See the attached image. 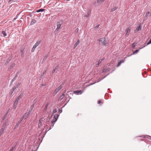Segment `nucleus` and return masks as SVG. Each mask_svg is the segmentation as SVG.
Here are the masks:
<instances>
[{
	"label": "nucleus",
	"instance_id": "f257e3e1",
	"mask_svg": "<svg viewBox=\"0 0 151 151\" xmlns=\"http://www.w3.org/2000/svg\"><path fill=\"white\" fill-rule=\"evenodd\" d=\"M98 41L99 42H101V44L104 45H106L107 44V41L105 38H100L99 39Z\"/></svg>",
	"mask_w": 151,
	"mask_h": 151
},
{
	"label": "nucleus",
	"instance_id": "f03ea898",
	"mask_svg": "<svg viewBox=\"0 0 151 151\" xmlns=\"http://www.w3.org/2000/svg\"><path fill=\"white\" fill-rule=\"evenodd\" d=\"M62 23V21L58 22L57 23V27L55 30L54 32L55 34L57 33L58 32L61 26Z\"/></svg>",
	"mask_w": 151,
	"mask_h": 151
},
{
	"label": "nucleus",
	"instance_id": "7ed1b4c3",
	"mask_svg": "<svg viewBox=\"0 0 151 151\" xmlns=\"http://www.w3.org/2000/svg\"><path fill=\"white\" fill-rule=\"evenodd\" d=\"M40 42L41 41H38L36 42V43L35 44L33 47L31 51L32 52H34L35 48H36L39 45Z\"/></svg>",
	"mask_w": 151,
	"mask_h": 151
},
{
	"label": "nucleus",
	"instance_id": "20e7f679",
	"mask_svg": "<svg viewBox=\"0 0 151 151\" xmlns=\"http://www.w3.org/2000/svg\"><path fill=\"white\" fill-rule=\"evenodd\" d=\"M131 30V29L130 27H128L126 29L125 31V35L126 37H127L129 36V33L130 32Z\"/></svg>",
	"mask_w": 151,
	"mask_h": 151
},
{
	"label": "nucleus",
	"instance_id": "39448f33",
	"mask_svg": "<svg viewBox=\"0 0 151 151\" xmlns=\"http://www.w3.org/2000/svg\"><path fill=\"white\" fill-rule=\"evenodd\" d=\"M62 86L60 85L59 87L57 88L54 91L55 94L57 93L62 88Z\"/></svg>",
	"mask_w": 151,
	"mask_h": 151
},
{
	"label": "nucleus",
	"instance_id": "423d86ee",
	"mask_svg": "<svg viewBox=\"0 0 151 151\" xmlns=\"http://www.w3.org/2000/svg\"><path fill=\"white\" fill-rule=\"evenodd\" d=\"M105 0H98L95 2L96 6H98L102 3Z\"/></svg>",
	"mask_w": 151,
	"mask_h": 151
},
{
	"label": "nucleus",
	"instance_id": "0eeeda50",
	"mask_svg": "<svg viewBox=\"0 0 151 151\" xmlns=\"http://www.w3.org/2000/svg\"><path fill=\"white\" fill-rule=\"evenodd\" d=\"M59 115L58 114H56L54 115L53 117V118L55 119V120L53 121H52L51 122L52 123H55L57 120L58 118V117Z\"/></svg>",
	"mask_w": 151,
	"mask_h": 151
},
{
	"label": "nucleus",
	"instance_id": "6e6552de",
	"mask_svg": "<svg viewBox=\"0 0 151 151\" xmlns=\"http://www.w3.org/2000/svg\"><path fill=\"white\" fill-rule=\"evenodd\" d=\"M18 101L16 99L15 100L13 106V109H15L17 108V106L18 103Z\"/></svg>",
	"mask_w": 151,
	"mask_h": 151
},
{
	"label": "nucleus",
	"instance_id": "1a4fd4ad",
	"mask_svg": "<svg viewBox=\"0 0 151 151\" xmlns=\"http://www.w3.org/2000/svg\"><path fill=\"white\" fill-rule=\"evenodd\" d=\"M141 25L140 24L139 25L138 27H137L136 29L134 31V33H137L138 31L141 30Z\"/></svg>",
	"mask_w": 151,
	"mask_h": 151
},
{
	"label": "nucleus",
	"instance_id": "9d476101",
	"mask_svg": "<svg viewBox=\"0 0 151 151\" xmlns=\"http://www.w3.org/2000/svg\"><path fill=\"white\" fill-rule=\"evenodd\" d=\"M49 120L50 119L49 118H47L45 119H44V118L43 117L40 119L39 121L42 122L44 121H45V122H47L48 121H49Z\"/></svg>",
	"mask_w": 151,
	"mask_h": 151
},
{
	"label": "nucleus",
	"instance_id": "9b49d317",
	"mask_svg": "<svg viewBox=\"0 0 151 151\" xmlns=\"http://www.w3.org/2000/svg\"><path fill=\"white\" fill-rule=\"evenodd\" d=\"M50 104V102L48 101L47 102V103L45 105V107L44 108V112H46L47 111V107L48 106L49 104Z\"/></svg>",
	"mask_w": 151,
	"mask_h": 151
},
{
	"label": "nucleus",
	"instance_id": "f8f14e48",
	"mask_svg": "<svg viewBox=\"0 0 151 151\" xmlns=\"http://www.w3.org/2000/svg\"><path fill=\"white\" fill-rule=\"evenodd\" d=\"M20 85V83H19L16 86H15L14 87L12 88V90L11 91V95L12 94V93L13 92V91L15 90L16 88H17Z\"/></svg>",
	"mask_w": 151,
	"mask_h": 151
},
{
	"label": "nucleus",
	"instance_id": "ddd939ff",
	"mask_svg": "<svg viewBox=\"0 0 151 151\" xmlns=\"http://www.w3.org/2000/svg\"><path fill=\"white\" fill-rule=\"evenodd\" d=\"M20 85V83H19L16 86H15L14 87L12 88V90L11 91V95L12 94V93L13 92V91L15 90L16 88H17Z\"/></svg>",
	"mask_w": 151,
	"mask_h": 151
},
{
	"label": "nucleus",
	"instance_id": "4468645a",
	"mask_svg": "<svg viewBox=\"0 0 151 151\" xmlns=\"http://www.w3.org/2000/svg\"><path fill=\"white\" fill-rule=\"evenodd\" d=\"M74 93L77 95L81 94L82 92L81 91L76 90L73 91Z\"/></svg>",
	"mask_w": 151,
	"mask_h": 151
},
{
	"label": "nucleus",
	"instance_id": "2eb2a0df",
	"mask_svg": "<svg viewBox=\"0 0 151 151\" xmlns=\"http://www.w3.org/2000/svg\"><path fill=\"white\" fill-rule=\"evenodd\" d=\"M30 112H28V113H26L23 116V118H24L25 119H26L30 115Z\"/></svg>",
	"mask_w": 151,
	"mask_h": 151
},
{
	"label": "nucleus",
	"instance_id": "dca6fc26",
	"mask_svg": "<svg viewBox=\"0 0 151 151\" xmlns=\"http://www.w3.org/2000/svg\"><path fill=\"white\" fill-rule=\"evenodd\" d=\"M8 122V120H6L4 123V124L2 126V128H3L4 129L5 128V127L6 125V124Z\"/></svg>",
	"mask_w": 151,
	"mask_h": 151
},
{
	"label": "nucleus",
	"instance_id": "f3484780",
	"mask_svg": "<svg viewBox=\"0 0 151 151\" xmlns=\"http://www.w3.org/2000/svg\"><path fill=\"white\" fill-rule=\"evenodd\" d=\"M80 42V40H78L76 43L73 46L74 48H75L76 47H77V46L79 44Z\"/></svg>",
	"mask_w": 151,
	"mask_h": 151
},
{
	"label": "nucleus",
	"instance_id": "a211bd4d",
	"mask_svg": "<svg viewBox=\"0 0 151 151\" xmlns=\"http://www.w3.org/2000/svg\"><path fill=\"white\" fill-rule=\"evenodd\" d=\"M24 49L22 48L20 51L21 55L22 57H23L24 56Z\"/></svg>",
	"mask_w": 151,
	"mask_h": 151
},
{
	"label": "nucleus",
	"instance_id": "6ab92c4d",
	"mask_svg": "<svg viewBox=\"0 0 151 151\" xmlns=\"http://www.w3.org/2000/svg\"><path fill=\"white\" fill-rule=\"evenodd\" d=\"M65 96L64 93L62 94L60 96V97L59 99V101L61 100L62 99H63V98Z\"/></svg>",
	"mask_w": 151,
	"mask_h": 151
},
{
	"label": "nucleus",
	"instance_id": "aec40b11",
	"mask_svg": "<svg viewBox=\"0 0 151 151\" xmlns=\"http://www.w3.org/2000/svg\"><path fill=\"white\" fill-rule=\"evenodd\" d=\"M104 60V58H103L102 59H100L99 60V61L98 62V63L96 64V66L97 67L101 63L102 61Z\"/></svg>",
	"mask_w": 151,
	"mask_h": 151
},
{
	"label": "nucleus",
	"instance_id": "412c9836",
	"mask_svg": "<svg viewBox=\"0 0 151 151\" xmlns=\"http://www.w3.org/2000/svg\"><path fill=\"white\" fill-rule=\"evenodd\" d=\"M4 129H4L3 128H2V127L1 129L0 130V137L1 136V134L3 132L4 130Z\"/></svg>",
	"mask_w": 151,
	"mask_h": 151
},
{
	"label": "nucleus",
	"instance_id": "4be33fe9",
	"mask_svg": "<svg viewBox=\"0 0 151 151\" xmlns=\"http://www.w3.org/2000/svg\"><path fill=\"white\" fill-rule=\"evenodd\" d=\"M110 69L109 68H105L103 70V72L104 73L106 72H108L110 71Z\"/></svg>",
	"mask_w": 151,
	"mask_h": 151
},
{
	"label": "nucleus",
	"instance_id": "5701e85b",
	"mask_svg": "<svg viewBox=\"0 0 151 151\" xmlns=\"http://www.w3.org/2000/svg\"><path fill=\"white\" fill-rule=\"evenodd\" d=\"M150 13V12H148L146 13L145 17L144 19H146L145 18H147L148 16L149 15Z\"/></svg>",
	"mask_w": 151,
	"mask_h": 151
},
{
	"label": "nucleus",
	"instance_id": "b1692460",
	"mask_svg": "<svg viewBox=\"0 0 151 151\" xmlns=\"http://www.w3.org/2000/svg\"><path fill=\"white\" fill-rule=\"evenodd\" d=\"M22 97V94H20V95H19L18 97L17 98V99H16L18 101H19L20 99H21Z\"/></svg>",
	"mask_w": 151,
	"mask_h": 151
},
{
	"label": "nucleus",
	"instance_id": "393cba45",
	"mask_svg": "<svg viewBox=\"0 0 151 151\" xmlns=\"http://www.w3.org/2000/svg\"><path fill=\"white\" fill-rule=\"evenodd\" d=\"M33 108V106L32 105L31 106L30 109H29V111L28 112H30V114L32 112V109Z\"/></svg>",
	"mask_w": 151,
	"mask_h": 151
},
{
	"label": "nucleus",
	"instance_id": "a878e982",
	"mask_svg": "<svg viewBox=\"0 0 151 151\" xmlns=\"http://www.w3.org/2000/svg\"><path fill=\"white\" fill-rule=\"evenodd\" d=\"M45 10L44 9H39L38 10H37L36 11V12H43V11H45Z\"/></svg>",
	"mask_w": 151,
	"mask_h": 151
},
{
	"label": "nucleus",
	"instance_id": "bb28decb",
	"mask_svg": "<svg viewBox=\"0 0 151 151\" xmlns=\"http://www.w3.org/2000/svg\"><path fill=\"white\" fill-rule=\"evenodd\" d=\"M117 7H114L113 8H112L111 9V12H113L115 11L116 9H117Z\"/></svg>",
	"mask_w": 151,
	"mask_h": 151
},
{
	"label": "nucleus",
	"instance_id": "cd10ccee",
	"mask_svg": "<svg viewBox=\"0 0 151 151\" xmlns=\"http://www.w3.org/2000/svg\"><path fill=\"white\" fill-rule=\"evenodd\" d=\"M90 15V12H88L87 14L84 15V17H88Z\"/></svg>",
	"mask_w": 151,
	"mask_h": 151
},
{
	"label": "nucleus",
	"instance_id": "c85d7f7f",
	"mask_svg": "<svg viewBox=\"0 0 151 151\" xmlns=\"http://www.w3.org/2000/svg\"><path fill=\"white\" fill-rule=\"evenodd\" d=\"M2 33L3 35V36H5L7 35L6 34L4 31H2Z\"/></svg>",
	"mask_w": 151,
	"mask_h": 151
},
{
	"label": "nucleus",
	"instance_id": "c756f323",
	"mask_svg": "<svg viewBox=\"0 0 151 151\" xmlns=\"http://www.w3.org/2000/svg\"><path fill=\"white\" fill-rule=\"evenodd\" d=\"M36 22V21L34 20H32V21L31 22V24H33L35 23Z\"/></svg>",
	"mask_w": 151,
	"mask_h": 151
},
{
	"label": "nucleus",
	"instance_id": "7c9ffc66",
	"mask_svg": "<svg viewBox=\"0 0 151 151\" xmlns=\"http://www.w3.org/2000/svg\"><path fill=\"white\" fill-rule=\"evenodd\" d=\"M21 123V122L20 121H19L18 123H17V124H16V126H15V127H18V126L19 125V124Z\"/></svg>",
	"mask_w": 151,
	"mask_h": 151
},
{
	"label": "nucleus",
	"instance_id": "2f4dec72",
	"mask_svg": "<svg viewBox=\"0 0 151 151\" xmlns=\"http://www.w3.org/2000/svg\"><path fill=\"white\" fill-rule=\"evenodd\" d=\"M139 51V50H136L135 51L133 52V54H136Z\"/></svg>",
	"mask_w": 151,
	"mask_h": 151
},
{
	"label": "nucleus",
	"instance_id": "473e14b6",
	"mask_svg": "<svg viewBox=\"0 0 151 151\" xmlns=\"http://www.w3.org/2000/svg\"><path fill=\"white\" fill-rule=\"evenodd\" d=\"M39 127H40L42 126V122L39 121Z\"/></svg>",
	"mask_w": 151,
	"mask_h": 151
},
{
	"label": "nucleus",
	"instance_id": "72a5a7b5",
	"mask_svg": "<svg viewBox=\"0 0 151 151\" xmlns=\"http://www.w3.org/2000/svg\"><path fill=\"white\" fill-rule=\"evenodd\" d=\"M121 64V62H119L118 63V64L117 65V67H119V66Z\"/></svg>",
	"mask_w": 151,
	"mask_h": 151
},
{
	"label": "nucleus",
	"instance_id": "f704fd0d",
	"mask_svg": "<svg viewBox=\"0 0 151 151\" xmlns=\"http://www.w3.org/2000/svg\"><path fill=\"white\" fill-rule=\"evenodd\" d=\"M46 70H44V71H43V73H42V74L41 75V76H44V74L46 72Z\"/></svg>",
	"mask_w": 151,
	"mask_h": 151
},
{
	"label": "nucleus",
	"instance_id": "c9c22d12",
	"mask_svg": "<svg viewBox=\"0 0 151 151\" xmlns=\"http://www.w3.org/2000/svg\"><path fill=\"white\" fill-rule=\"evenodd\" d=\"M78 31V28H77L75 30V32L76 33H77Z\"/></svg>",
	"mask_w": 151,
	"mask_h": 151
},
{
	"label": "nucleus",
	"instance_id": "e433bc0d",
	"mask_svg": "<svg viewBox=\"0 0 151 151\" xmlns=\"http://www.w3.org/2000/svg\"><path fill=\"white\" fill-rule=\"evenodd\" d=\"M58 111L60 113H61L62 111V109H59Z\"/></svg>",
	"mask_w": 151,
	"mask_h": 151
},
{
	"label": "nucleus",
	"instance_id": "4c0bfd02",
	"mask_svg": "<svg viewBox=\"0 0 151 151\" xmlns=\"http://www.w3.org/2000/svg\"><path fill=\"white\" fill-rule=\"evenodd\" d=\"M14 147H12L11 149H10V150H9V151H13V150H14Z\"/></svg>",
	"mask_w": 151,
	"mask_h": 151
},
{
	"label": "nucleus",
	"instance_id": "58836bf2",
	"mask_svg": "<svg viewBox=\"0 0 151 151\" xmlns=\"http://www.w3.org/2000/svg\"><path fill=\"white\" fill-rule=\"evenodd\" d=\"M135 43H133V44H132V47L133 48H134L135 47Z\"/></svg>",
	"mask_w": 151,
	"mask_h": 151
},
{
	"label": "nucleus",
	"instance_id": "ea45409f",
	"mask_svg": "<svg viewBox=\"0 0 151 151\" xmlns=\"http://www.w3.org/2000/svg\"><path fill=\"white\" fill-rule=\"evenodd\" d=\"M151 43V40L150 39L149 42H148V43L147 44V45H148L149 44H150Z\"/></svg>",
	"mask_w": 151,
	"mask_h": 151
},
{
	"label": "nucleus",
	"instance_id": "a19ab883",
	"mask_svg": "<svg viewBox=\"0 0 151 151\" xmlns=\"http://www.w3.org/2000/svg\"><path fill=\"white\" fill-rule=\"evenodd\" d=\"M101 100H99L98 101V103L99 104H100L101 103Z\"/></svg>",
	"mask_w": 151,
	"mask_h": 151
},
{
	"label": "nucleus",
	"instance_id": "79ce46f5",
	"mask_svg": "<svg viewBox=\"0 0 151 151\" xmlns=\"http://www.w3.org/2000/svg\"><path fill=\"white\" fill-rule=\"evenodd\" d=\"M99 25H96V26H95V28L96 29H97L99 27Z\"/></svg>",
	"mask_w": 151,
	"mask_h": 151
},
{
	"label": "nucleus",
	"instance_id": "37998d69",
	"mask_svg": "<svg viewBox=\"0 0 151 151\" xmlns=\"http://www.w3.org/2000/svg\"><path fill=\"white\" fill-rule=\"evenodd\" d=\"M58 68V66H57L56 67L54 68V70H56L57 69V68Z\"/></svg>",
	"mask_w": 151,
	"mask_h": 151
},
{
	"label": "nucleus",
	"instance_id": "c03bdc74",
	"mask_svg": "<svg viewBox=\"0 0 151 151\" xmlns=\"http://www.w3.org/2000/svg\"><path fill=\"white\" fill-rule=\"evenodd\" d=\"M57 112V110L56 109H54L53 111V114Z\"/></svg>",
	"mask_w": 151,
	"mask_h": 151
},
{
	"label": "nucleus",
	"instance_id": "a18cd8bd",
	"mask_svg": "<svg viewBox=\"0 0 151 151\" xmlns=\"http://www.w3.org/2000/svg\"><path fill=\"white\" fill-rule=\"evenodd\" d=\"M24 118H23V116L22 117L19 121H20V122H21L23 120Z\"/></svg>",
	"mask_w": 151,
	"mask_h": 151
},
{
	"label": "nucleus",
	"instance_id": "49530a36",
	"mask_svg": "<svg viewBox=\"0 0 151 151\" xmlns=\"http://www.w3.org/2000/svg\"><path fill=\"white\" fill-rule=\"evenodd\" d=\"M55 70H54V69H53L52 70V74H53V73H54L55 72Z\"/></svg>",
	"mask_w": 151,
	"mask_h": 151
},
{
	"label": "nucleus",
	"instance_id": "de8ad7c7",
	"mask_svg": "<svg viewBox=\"0 0 151 151\" xmlns=\"http://www.w3.org/2000/svg\"><path fill=\"white\" fill-rule=\"evenodd\" d=\"M120 62H121V63H123L124 62V60H121Z\"/></svg>",
	"mask_w": 151,
	"mask_h": 151
},
{
	"label": "nucleus",
	"instance_id": "09e8293b",
	"mask_svg": "<svg viewBox=\"0 0 151 151\" xmlns=\"http://www.w3.org/2000/svg\"><path fill=\"white\" fill-rule=\"evenodd\" d=\"M17 18V17L14 18L13 19V21H14Z\"/></svg>",
	"mask_w": 151,
	"mask_h": 151
},
{
	"label": "nucleus",
	"instance_id": "8fccbe9b",
	"mask_svg": "<svg viewBox=\"0 0 151 151\" xmlns=\"http://www.w3.org/2000/svg\"><path fill=\"white\" fill-rule=\"evenodd\" d=\"M14 63H13L12 64V66L13 67V66H14Z\"/></svg>",
	"mask_w": 151,
	"mask_h": 151
},
{
	"label": "nucleus",
	"instance_id": "3c124183",
	"mask_svg": "<svg viewBox=\"0 0 151 151\" xmlns=\"http://www.w3.org/2000/svg\"><path fill=\"white\" fill-rule=\"evenodd\" d=\"M148 138H149V139H151V136H148Z\"/></svg>",
	"mask_w": 151,
	"mask_h": 151
},
{
	"label": "nucleus",
	"instance_id": "603ef678",
	"mask_svg": "<svg viewBox=\"0 0 151 151\" xmlns=\"http://www.w3.org/2000/svg\"><path fill=\"white\" fill-rule=\"evenodd\" d=\"M53 125L52 126H51V127H50V129H51V127H53V125H54V123H53Z\"/></svg>",
	"mask_w": 151,
	"mask_h": 151
},
{
	"label": "nucleus",
	"instance_id": "864d4df0",
	"mask_svg": "<svg viewBox=\"0 0 151 151\" xmlns=\"http://www.w3.org/2000/svg\"><path fill=\"white\" fill-rule=\"evenodd\" d=\"M149 16H151V12H150V13L149 14Z\"/></svg>",
	"mask_w": 151,
	"mask_h": 151
},
{
	"label": "nucleus",
	"instance_id": "5fc2aeb1",
	"mask_svg": "<svg viewBox=\"0 0 151 151\" xmlns=\"http://www.w3.org/2000/svg\"><path fill=\"white\" fill-rule=\"evenodd\" d=\"M5 118V116H4V117H3V120H4V119Z\"/></svg>",
	"mask_w": 151,
	"mask_h": 151
},
{
	"label": "nucleus",
	"instance_id": "6e6d98bb",
	"mask_svg": "<svg viewBox=\"0 0 151 151\" xmlns=\"http://www.w3.org/2000/svg\"><path fill=\"white\" fill-rule=\"evenodd\" d=\"M46 59V58H44L43 59V60H45V59Z\"/></svg>",
	"mask_w": 151,
	"mask_h": 151
},
{
	"label": "nucleus",
	"instance_id": "4d7b16f0",
	"mask_svg": "<svg viewBox=\"0 0 151 151\" xmlns=\"http://www.w3.org/2000/svg\"><path fill=\"white\" fill-rule=\"evenodd\" d=\"M106 76H104V77L101 80L103 79L104 78L106 77Z\"/></svg>",
	"mask_w": 151,
	"mask_h": 151
},
{
	"label": "nucleus",
	"instance_id": "13d9d810",
	"mask_svg": "<svg viewBox=\"0 0 151 151\" xmlns=\"http://www.w3.org/2000/svg\"><path fill=\"white\" fill-rule=\"evenodd\" d=\"M54 120H55V119L53 118V120L52 121H53Z\"/></svg>",
	"mask_w": 151,
	"mask_h": 151
},
{
	"label": "nucleus",
	"instance_id": "bf43d9fd",
	"mask_svg": "<svg viewBox=\"0 0 151 151\" xmlns=\"http://www.w3.org/2000/svg\"><path fill=\"white\" fill-rule=\"evenodd\" d=\"M6 65L7 64V62L5 64Z\"/></svg>",
	"mask_w": 151,
	"mask_h": 151
},
{
	"label": "nucleus",
	"instance_id": "052dcab7",
	"mask_svg": "<svg viewBox=\"0 0 151 151\" xmlns=\"http://www.w3.org/2000/svg\"><path fill=\"white\" fill-rule=\"evenodd\" d=\"M145 47V46H144V47H143L141 48L140 49L142 48H143V47Z\"/></svg>",
	"mask_w": 151,
	"mask_h": 151
},
{
	"label": "nucleus",
	"instance_id": "680f3d73",
	"mask_svg": "<svg viewBox=\"0 0 151 151\" xmlns=\"http://www.w3.org/2000/svg\"><path fill=\"white\" fill-rule=\"evenodd\" d=\"M144 137V136H143V137Z\"/></svg>",
	"mask_w": 151,
	"mask_h": 151
},
{
	"label": "nucleus",
	"instance_id": "e2e57ef3",
	"mask_svg": "<svg viewBox=\"0 0 151 151\" xmlns=\"http://www.w3.org/2000/svg\"><path fill=\"white\" fill-rule=\"evenodd\" d=\"M42 86H44V85H43V84H42Z\"/></svg>",
	"mask_w": 151,
	"mask_h": 151
},
{
	"label": "nucleus",
	"instance_id": "0e129e2a",
	"mask_svg": "<svg viewBox=\"0 0 151 151\" xmlns=\"http://www.w3.org/2000/svg\"><path fill=\"white\" fill-rule=\"evenodd\" d=\"M47 113L48 114H49V113Z\"/></svg>",
	"mask_w": 151,
	"mask_h": 151
},
{
	"label": "nucleus",
	"instance_id": "69168bd1",
	"mask_svg": "<svg viewBox=\"0 0 151 151\" xmlns=\"http://www.w3.org/2000/svg\"><path fill=\"white\" fill-rule=\"evenodd\" d=\"M150 39L151 40V39Z\"/></svg>",
	"mask_w": 151,
	"mask_h": 151
}]
</instances>
